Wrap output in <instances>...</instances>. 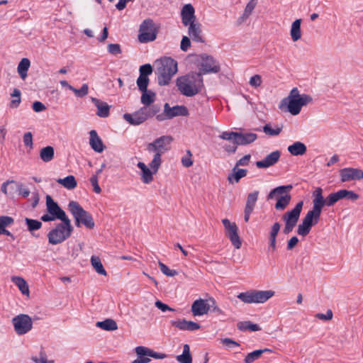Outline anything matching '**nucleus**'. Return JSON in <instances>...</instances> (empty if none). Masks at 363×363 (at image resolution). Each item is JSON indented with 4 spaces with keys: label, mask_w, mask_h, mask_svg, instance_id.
I'll return each mask as SVG.
<instances>
[{
    "label": "nucleus",
    "mask_w": 363,
    "mask_h": 363,
    "mask_svg": "<svg viewBox=\"0 0 363 363\" xmlns=\"http://www.w3.org/2000/svg\"><path fill=\"white\" fill-rule=\"evenodd\" d=\"M25 222L28 226V230L30 232L38 230L42 226V223L38 220L26 218Z\"/></svg>",
    "instance_id": "nucleus-49"
},
{
    "label": "nucleus",
    "mask_w": 363,
    "mask_h": 363,
    "mask_svg": "<svg viewBox=\"0 0 363 363\" xmlns=\"http://www.w3.org/2000/svg\"><path fill=\"white\" fill-rule=\"evenodd\" d=\"M11 97L14 98L9 104V106L11 108H16L19 106L21 99V91L18 89H14L13 92L11 94Z\"/></svg>",
    "instance_id": "nucleus-48"
},
{
    "label": "nucleus",
    "mask_w": 363,
    "mask_h": 363,
    "mask_svg": "<svg viewBox=\"0 0 363 363\" xmlns=\"http://www.w3.org/2000/svg\"><path fill=\"white\" fill-rule=\"evenodd\" d=\"M291 199V196L289 194H286L285 195H280L277 198V201L275 203L274 208L277 211H283L284 210L288 205L289 204Z\"/></svg>",
    "instance_id": "nucleus-33"
},
{
    "label": "nucleus",
    "mask_w": 363,
    "mask_h": 363,
    "mask_svg": "<svg viewBox=\"0 0 363 363\" xmlns=\"http://www.w3.org/2000/svg\"><path fill=\"white\" fill-rule=\"evenodd\" d=\"M275 292L272 290H252L240 293L238 298L246 303H263L272 298Z\"/></svg>",
    "instance_id": "nucleus-8"
},
{
    "label": "nucleus",
    "mask_w": 363,
    "mask_h": 363,
    "mask_svg": "<svg viewBox=\"0 0 363 363\" xmlns=\"http://www.w3.org/2000/svg\"><path fill=\"white\" fill-rule=\"evenodd\" d=\"M152 67L150 64H145L140 67L139 72L140 75L148 77L152 73Z\"/></svg>",
    "instance_id": "nucleus-55"
},
{
    "label": "nucleus",
    "mask_w": 363,
    "mask_h": 363,
    "mask_svg": "<svg viewBox=\"0 0 363 363\" xmlns=\"http://www.w3.org/2000/svg\"><path fill=\"white\" fill-rule=\"evenodd\" d=\"M192 154L189 150L186 151V155L182 158V163L184 167H189L193 164V160H191Z\"/></svg>",
    "instance_id": "nucleus-56"
},
{
    "label": "nucleus",
    "mask_w": 363,
    "mask_h": 363,
    "mask_svg": "<svg viewBox=\"0 0 363 363\" xmlns=\"http://www.w3.org/2000/svg\"><path fill=\"white\" fill-rule=\"evenodd\" d=\"M159 267L162 272L167 277H174L178 274L176 270L169 269L164 263L159 262Z\"/></svg>",
    "instance_id": "nucleus-54"
},
{
    "label": "nucleus",
    "mask_w": 363,
    "mask_h": 363,
    "mask_svg": "<svg viewBox=\"0 0 363 363\" xmlns=\"http://www.w3.org/2000/svg\"><path fill=\"white\" fill-rule=\"evenodd\" d=\"M259 191H255L250 193L247 198L246 205L245 208L254 211L256 202L258 199Z\"/></svg>",
    "instance_id": "nucleus-45"
},
{
    "label": "nucleus",
    "mask_w": 363,
    "mask_h": 363,
    "mask_svg": "<svg viewBox=\"0 0 363 363\" xmlns=\"http://www.w3.org/2000/svg\"><path fill=\"white\" fill-rule=\"evenodd\" d=\"M189 115L188 109L184 106H174L170 107L168 103L164 105V113L157 115L156 118L159 121H162L167 119H172L176 116H186Z\"/></svg>",
    "instance_id": "nucleus-12"
},
{
    "label": "nucleus",
    "mask_w": 363,
    "mask_h": 363,
    "mask_svg": "<svg viewBox=\"0 0 363 363\" xmlns=\"http://www.w3.org/2000/svg\"><path fill=\"white\" fill-rule=\"evenodd\" d=\"M280 228L281 225L277 222L274 223L271 228V231L269 233V245L272 248V251L276 250V239L277 234L279 232Z\"/></svg>",
    "instance_id": "nucleus-34"
},
{
    "label": "nucleus",
    "mask_w": 363,
    "mask_h": 363,
    "mask_svg": "<svg viewBox=\"0 0 363 363\" xmlns=\"http://www.w3.org/2000/svg\"><path fill=\"white\" fill-rule=\"evenodd\" d=\"M150 79L147 76L139 75L136 81L137 86L140 91H146L149 84Z\"/></svg>",
    "instance_id": "nucleus-50"
},
{
    "label": "nucleus",
    "mask_w": 363,
    "mask_h": 363,
    "mask_svg": "<svg viewBox=\"0 0 363 363\" xmlns=\"http://www.w3.org/2000/svg\"><path fill=\"white\" fill-rule=\"evenodd\" d=\"M96 325L104 330L112 331L118 329L116 322L111 318L106 319L104 321L97 322Z\"/></svg>",
    "instance_id": "nucleus-35"
},
{
    "label": "nucleus",
    "mask_w": 363,
    "mask_h": 363,
    "mask_svg": "<svg viewBox=\"0 0 363 363\" xmlns=\"http://www.w3.org/2000/svg\"><path fill=\"white\" fill-rule=\"evenodd\" d=\"M157 29L153 21L147 18L140 26L138 40L144 43L153 41L157 38Z\"/></svg>",
    "instance_id": "nucleus-11"
},
{
    "label": "nucleus",
    "mask_w": 363,
    "mask_h": 363,
    "mask_svg": "<svg viewBox=\"0 0 363 363\" xmlns=\"http://www.w3.org/2000/svg\"><path fill=\"white\" fill-rule=\"evenodd\" d=\"M11 184L14 186H12L13 187V190L15 191H18V194L21 196H23V197L26 198L29 196L30 194V191L28 189H25L23 188V185L21 184H18L14 181H11Z\"/></svg>",
    "instance_id": "nucleus-51"
},
{
    "label": "nucleus",
    "mask_w": 363,
    "mask_h": 363,
    "mask_svg": "<svg viewBox=\"0 0 363 363\" xmlns=\"http://www.w3.org/2000/svg\"><path fill=\"white\" fill-rule=\"evenodd\" d=\"M14 330L18 335H25L33 328L32 318L27 314H19L12 319Z\"/></svg>",
    "instance_id": "nucleus-13"
},
{
    "label": "nucleus",
    "mask_w": 363,
    "mask_h": 363,
    "mask_svg": "<svg viewBox=\"0 0 363 363\" xmlns=\"http://www.w3.org/2000/svg\"><path fill=\"white\" fill-rule=\"evenodd\" d=\"M91 101L95 104L97 107V116L102 118L108 117L109 115L110 106L107 104V103L100 101L99 99L91 97Z\"/></svg>",
    "instance_id": "nucleus-26"
},
{
    "label": "nucleus",
    "mask_w": 363,
    "mask_h": 363,
    "mask_svg": "<svg viewBox=\"0 0 363 363\" xmlns=\"http://www.w3.org/2000/svg\"><path fill=\"white\" fill-rule=\"evenodd\" d=\"M346 196V189H341L337 192L331 193L328 196V203L333 206L337 201L345 199Z\"/></svg>",
    "instance_id": "nucleus-43"
},
{
    "label": "nucleus",
    "mask_w": 363,
    "mask_h": 363,
    "mask_svg": "<svg viewBox=\"0 0 363 363\" xmlns=\"http://www.w3.org/2000/svg\"><path fill=\"white\" fill-rule=\"evenodd\" d=\"M313 101L311 96L308 94H302L301 99H291L290 100H286V111L291 114L296 116L298 115L302 106L307 105Z\"/></svg>",
    "instance_id": "nucleus-16"
},
{
    "label": "nucleus",
    "mask_w": 363,
    "mask_h": 363,
    "mask_svg": "<svg viewBox=\"0 0 363 363\" xmlns=\"http://www.w3.org/2000/svg\"><path fill=\"white\" fill-rule=\"evenodd\" d=\"M272 350L269 348L263 350H255L250 353H248L244 359V363H252L255 360L258 359L261 355L264 352H272Z\"/></svg>",
    "instance_id": "nucleus-32"
},
{
    "label": "nucleus",
    "mask_w": 363,
    "mask_h": 363,
    "mask_svg": "<svg viewBox=\"0 0 363 363\" xmlns=\"http://www.w3.org/2000/svg\"><path fill=\"white\" fill-rule=\"evenodd\" d=\"M301 97H302V94L301 95L299 94V91L298 90V89L294 88L290 91L289 95L281 101L279 108L280 109H283L286 106V100H290L291 99H301Z\"/></svg>",
    "instance_id": "nucleus-47"
},
{
    "label": "nucleus",
    "mask_w": 363,
    "mask_h": 363,
    "mask_svg": "<svg viewBox=\"0 0 363 363\" xmlns=\"http://www.w3.org/2000/svg\"><path fill=\"white\" fill-rule=\"evenodd\" d=\"M142 92L141 103L145 106L151 105L155 100L156 94L151 90L140 91Z\"/></svg>",
    "instance_id": "nucleus-37"
},
{
    "label": "nucleus",
    "mask_w": 363,
    "mask_h": 363,
    "mask_svg": "<svg viewBox=\"0 0 363 363\" xmlns=\"http://www.w3.org/2000/svg\"><path fill=\"white\" fill-rule=\"evenodd\" d=\"M90 182L93 186L94 191L96 194H100L101 192V189L98 184L97 175H92L90 178Z\"/></svg>",
    "instance_id": "nucleus-58"
},
{
    "label": "nucleus",
    "mask_w": 363,
    "mask_h": 363,
    "mask_svg": "<svg viewBox=\"0 0 363 363\" xmlns=\"http://www.w3.org/2000/svg\"><path fill=\"white\" fill-rule=\"evenodd\" d=\"M176 83L180 93L188 97L196 96L204 88L203 77L194 72L177 78Z\"/></svg>",
    "instance_id": "nucleus-1"
},
{
    "label": "nucleus",
    "mask_w": 363,
    "mask_h": 363,
    "mask_svg": "<svg viewBox=\"0 0 363 363\" xmlns=\"http://www.w3.org/2000/svg\"><path fill=\"white\" fill-rule=\"evenodd\" d=\"M60 220L62 222L57 224L48 234V242L52 245L63 242L71 236L74 230L69 218Z\"/></svg>",
    "instance_id": "nucleus-5"
},
{
    "label": "nucleus",
    "mask_w": 363,
    "mask_h": 363,
    "mask_svg": "<svg viewBox=\"0 0 363 363\" xmlns=\"http://www.w3.org/2000/svg\"><path fill=\"white\" fill-rule=\"evenodd\" d=\"M238 328L241 331L251 330V331H259L261 328L255 323H252L251 321H242L237 324Z\"/></svg>",
    "instance_id": "nucleus-42"
},
{
    "label": "nucleus",
    "mask_w": 363,
    "mask_h": 363,
    "mask_svg": "<svg viewBox=\"0 0 363 363\" xmlns=\"http://www.w3.org/2000/svg\"><path fill=\"white\" fill-rule=\"evenodd\" d=\"M177 360L180 363H192V357L189 345L185 344L184 345L183 353L177 357Z\"/></svg>",
    "instance_id": "nucleus-41"
},
{
    "label": "nucleus",
    "mask_w": 363,
    "mask_h": 363,
    "mask_svg": "<svg viewBox=\"0 0 363 363\" xmlns=\"http://www.w3.org/2000/svg\"><path fill=\"white\" fill-rule=\"evenodd\" d=\"M160 109V106L157 104L145 106L133 114L125 113L123 118L130 124L137 125L143 123L150 118L155 116H157Z\"/></svg>",
    "instance_id": "nucleus-7"
},
{
    "label": "nucleus",
    "mask_w": 363,
    "mask_h": 363,
    "mask_svg": "<svg viewBox=\"0 0 363 363\" xmlns=\"http://www.w3.org/2000/svg\"><path fill=\"white\" fill-rule=\"evenodd\" d=\"M191 46L190 39L187 36H184L181 41L180 48L183 51H186Z\"/></svg>",
    "instance_id": "nucleus-64"
},
{
    "label": "nucleus",
    "mask_w": 363,
    "mask_h": 363,
    "mask_svg": "<svg viewBox=\"0 0 363 363\" xmlns=\"http://www.w3.org/2000/svg\"><path fill=\"white\" fill-rule=\"evenodd\" d=\"M135 352L137 355H147V357H150L155 359H164L167 357L164 353L156 352L143 346H138L135 347Z\"/></svg>",
    "instance_id": "nucleus-27"
},
{
    "label": "nucleus",
    "mask_w": 363,
    "mask_h": 363,
    "mask_svg": "<svg viewBox=\"0 0 363 363\" xmlns=\"http://www.w3.org/2000/svg\"><path fill=\"white\" fill-rule=\"evenodd\" d=\"M281 152L279 150L274 151L267 155L262 160L256 162L258 168H267L275 164L279 160Z\"/></svg>",
    "instance_id": "nucleus-22"
},
{
    "label": "nucleus",
    "mask_w": 363,
    "mask_h": 363,
    "mask_svg": "<svg viewBox=\"0 0 363 363\" xmlns=\"http://www.w3.org/2000/svg\"><path fill=\"white\" fill-rule=\"evenodd\" d=\"M108 51L111 55H118L122 52L119 44L110 43L107 46Z\"/></svg>",
    "instance_id": "nucleus-57"
},
{
    "label": "nucleus",
    "mask_w": 363,
    "mask_h": 363,
    "mask_svg": "<svg viewBox=\"0 0 363 363\" xmlns=\"http://www.w3.org/2000/svg\"><path fill=\"white\" fill-rule=\"evenodd\" d=\"M293 188L292 185H286V186H279L278 187L272 189L267 196L268 199H272L276 196L281 195L286 192L287 191H290Z\"/></svg>",
    "instance_id": "nucleus-44"
},
{
    "label": "nucleus",
    "mask_w": 363,
    "mask_h": 363,
    "mask_svg": "<svg viewBox=\"0 0 363 363\" xmlns=\"http://www.w3.org/2000/svg\"><path fill=\"white\" fill-rule=\"evenodd\" d=\"M69 89L72 91L77 97H84L87 95L89 91L88 84H84L80 89L74 88L72 86H69Z\"/></svg>",
    "instance_id": "nucleus-52"
},
{
    "label": "nucleus",
    "mask_w": 363,
    "mask_h": 363,
    "mask_svg": "<svg viewBox=\"0 0 363 363\" xmlns=\"http://www.w3.org/2000/svg\"><path fill=\"white\" fill-rule=\"evenodd\" d=\"M30 62L28 58H23L18 65V72L23 79L27 77V72L30 67Z\"/></svg>",
    "instance_id": "nucleus-39"
},
{
    "label": "nucleus",
    "mask_w": 363,
    "mask_h": 363,
    "mask_svg": "<svg viewBox=\"0 0 363 363\" xmlns=\"http://www.w3.org/2000/svg\"><path fill=\"white\" fill-rule=\"evenodd\" d=\"M256 5H257V0H250L247 3L242 16L239 19L240 23H242V21H244L245 19H247L250 16V15L252 13V11L255 8Z\"/></svg>",
    "instance_id": "nucleus-46"
},
{
    "label": "nucleus",
    "mask_w": 363,
    "mask_h": 363,
    "mask_svg": "<svg viewBox=\"0 0 363 363\" xmlns=\"http://www.w3.org/2000/svg\"><path fill=\"white\" fill-rule=\"evenodd\" d=\"M281 129H282V127H278L275 129H273L271 128L270 125L269 124H266L264 127H263V131L267 134V135H269L270 136H275V135H278L281 131Z\"/></svg>",
    "instance_id": "nucleus-53"
},
{
    "label": "nucleus",
    "mask_w": 363,
    "mask_h": 363,
    "mask_svg": "<svg viewBox=\"0 0 363 363\" xmlns=\"http://www.w3.org/2000/svg\"><path fill=\"white\" fill-rule=\"evenodd\" d=\"M181 17L185 26L196 22L195 9L191 4H186L182 7Z\"/></svg>",
    "instance_id": "nucleus-21"
},
{
    "label": "nucleus",
    "mask_w": 363,
    "mask_h": 363,
    "mask_svg": "<svg viewBox=\"0 0 363 363\" xmlns=\"http://www.w3.org/2000/svg\"><path fill=\"white\" fill-rule=\"evenodd\" d=\"M23 143L26 146L33 148V135L30 132H27L24 134Z\"/></svg>",
    "instance_id": "nucleus-62"
},
{
    "label": "nucleus",
    "mask_w": 363,
    "mask_h": 363,
    "mask_svg": "<svg viewBox=\"0 0 363 363\" xmlns=\"http://www.w3.org/2000/svg\"><path fill=\"white\" fill-rule=\"evenodd\" d=\"M54 155L55 150L52 146H47L40 150V157L45 162H50L54 158Z\"/></svg>",
    "instance_id": "nucleus-36"
},
{
    "label": "nucleus",
    "mask_w": 363,
    "mask_h": 363,
    "mask_svg": "<svg viewBox=\"0 0 363 363\" xmlns=\"http://www.w3.org/2000/svg\"><path fill=\"white\" fill-rule=\"evenodd\" d=\"M201 62L199 65V72L197 74H206L209 73H218L220 70L219 64L214 58L206 54L201 55Z\"/></svg>",
    "instance_id": "nucleus-15"
},
{
    "label": "nucleus",
    "mask_w": 363,
    "mask_h": 363,
    "mask_svg": "<svg viewBox=\"0 0 363 363\" xmlns=\"http://www.w3.org/2000/svg\"><path fill=\"white\" fill-rule=\"evenodd\" d=\"M68 210L74 218L75 225L80 227L84 225L89 229H93L95 223L92 216L85 211L78 202L72 201L68 204Z\"/></svg>",
    "instance_id": "nucleus-6"
},
{
    "label": "nucleus",
    "mask_w": 363,
    "mask_h": 363,
    "mask_svg": "<svg viewBox=\"0 0 363 363\" xmlns=\"http://www.w3.org/2000/svg\"><path fill=\"white\" fill-rule=\"evenodd\" d=\"M222 223L225 228V234L229 238L232 245L236 248L240 249L242 245V240L238 235V228L235 223H231L228 218L222 220Z\"/></svg>",
    "instance_id": "nucleus-14"
},
{
    "label": "nucleus",
    "mask_w": 363,
    "mask_h": 363,
    "mask_svg": "<svg viewBox=\"0 0 363 363\" xmlns=\"http://www.w3.org/2000/svg\"><path fill=\"white\" fill-rule=\"evenodd\" d=\"M301 18L296 19L292 23L290 34L291 39L294 42L298 40L301 38Z\"/></svg>",
    "instance_id": "nucleus-29"
},
{
    "label": "nucleus",
    "mask_w": 363,
    "mask_h": 363,
    "mask_svg": "<svg viewBox=\"0 0 363 363\" xmlns=\"http://www.w3.org/2000/svg\"><path fill=\"white\" fill-rule=\"evenodd\" d=\"M40 358L38 359L36 357H33L31 359L35 363H52L53 361L48 362L47 359L46 353L42 350L40 352Z\"/></svg>",
    "instance_id": "nucleus-59"
},
{
    "label": "nucleus",
    "mask_w": 363,
    "mask_h": 363,
    "mask_svg": "<svg viewBox=\"0 0 363 363\" xmlns=\"http://www.w3.org/2000/svg\"><path fill=\"white\" fill-rule=\"evenodd\" d=\"M157 72L158 84L160 86L167 85L177 72V62L171 57H164L157 62Z\"/></svg>",
    "instance_id": "nucleus-4"
},
{
    "label": "nucleus",
    "mask_w": 363,
    "mask_h": 363,
    "mask_svg": "<svg viewBox=\"0 0 363 363\" xmlns=\"http://www.w3.org/2000/svg\"><path fill=\"white\" fill-rule=\"evenodd\" d=\"M333 314L330 309H328L326 312V314L323 313H317L315 317L320 320H330L333 318Z\"/></svg>",
    "instance_id": "nucleus-63"
},
{
    "label": "nucleus",
    "mask_w": 363,
    "mask_h": 363,
    "mask_svg": "<svg viewBox=\"0 0 363 363\" xmlns=\"http://www.w3.org/2000/svg\"><path fill=\"white\" fill-rule=\"evenodd\" d=\"M89 145L91 147V148L96 152H102L106 148V146L104 145L101 139L98 135L96 131L92 130L89 132Z\"/></svg>",
    "instance_id": "nucleus-25"
},
{
    "label": "nucleus",
    "mask_w": 363,
    "mask_h": 363,
    "mask_svg": "<svg viewBox=\"0 0 363 363\" xmlns=\"http://www.w3.org/2000/svg\"><path fill=\"white\" fill-rule=\"evenodd\" d=\"M172 141L173 138L171 135H163L147 145V150L155 153L152 160V165L154 167L161 166L162 155L171 149L170 145Z\"/></svg>",
    "instance_id": "nucleus-3"
},
{
    "label": "nucleus",
    "mask_w": 363,
    "mask_h": 363,
    "mask_svg": "<svg viewBox=\"0 0 363 363\" xmlns=\"http://www.w3.org/2000/svg\"><path fill=\"white\" fill-rule=\"evenodd\" d=\"M91 264L98 274L104 276L107 275L106 271L104 268L101 259L99 257L91 256Z\"/></svg>",
    "instance_id": "nucleus-40"
},
{
    "label": "nucleus",
    "mask_w": 363,
    "mask_h": 363,
    "mask_svg": "<svg viewBox=\"0 0 363 363\" xmlns=\"http://www.w3.org/2000/svg\"><path fill=\"white\" fill-rule=\"evenodd\" d=\"M303 206V202L302 201H299L292 210L288 211L282 215V220L284 222V228L283 229L284 234L290 233L296 225Z\"/></svg>",
    "instance_id": "nucleus-10"
},
{
    "label": "nucleus",
    "mask_w": 363,
    "mask_h": 363,
    "mask_svg": "<svg viewBox=\"0 0 363 363\" xmlns=\"http://www.w3.org/2000/svg\"><path fill=\"white\" fill-rule=\"evenodd\" d=\"M333 206L328 203V197L325 199H313V208L309 211L303 218L297 228V233L303 237L306 236L311 231L313 225H316L320 219L322 209L324 206Z\"/></svg>",
    "instance_id": "nucleus-2"
},
{
    "label": "nucleus",
    "mask_w": 363,
    "mask_h": 363,
    "mask_svg": "<svg viewBox=\"0 0 363 363\" xmlns=\"http://www.w3.org/2000/svg\"><path fill=\"white\" fill-rule=\"evenodd\" d=\"M137 166L142 172L141 179L145 184H150L153 180V174H156L160 167V166L156 168L154 167L152 165V162L149 164L150 168L142 162H139Z\"/></svg>",
    "instance_id": "nucleus-19"
},
{
    "label": "nucleus",
    "mask_w": 363,
    "mask_h": 363,
    "mask_svg": "<svg viewBox=\"0 0 363 363\" xmlns=\"http://www.w3.org/2000/svg\"><path fill=\"white\" fill-rule=\"evenodd\" d=\"M262 84V77L259 74L252 76L250 79V84L253 87H259Z\"/></svg>",
    "instance_id": "nucleus-61"
},
{
    "label": "nucleus",
    "mask_w": 363,
    "mask_h": 363,
    "mask_svg": "<svg viewBox=\"0 0 363 363\" xmlns=\"http://www.w3.org/2000/svg\"><path fill=\"white\" fill-rule=\"evenodd\" d=\"M247 170L245 169H238L237 167H234L233 172L228 174V181L230 184L238 183L240 179L245 177L247 175Z\"/></svg>",
    "instance_id": "nucleus-28"
},
{
    "label": "nucleus",
    "mask_w": 363,
    "mask_h": 363,
    "mask_svg": "<svg viewBox=\"0 0 363 363\" xmlns=\"http://www.w3.org/2000/svg\"><path fill=\"white\" fill-rule=\"evenodd\" d=\"M12 186H13L11 184V181L6 182L2 184L1 191L5 194L12 195L14 192Z\"/></svg>",
    "instance_id": "nucleus-60"
},
{
    "label": "nucleus",
    "mask_w": 363,
    "mask_h": 363,
    "mask_svg": "<svg viewBox=\"0 0 363 363\" xmlns=\"http://www.w3.org/2000/svg\"><path fill=\"white\" fill-rule=\"evenodd\" d=\"M211 306L208 300L199 298L193 302L191 311L194 316H201L207 314Z\"/></svg>",
    "instance_id": "nucleus-20"
},
{
    "label": "nucleus",
    "mask_w": 363,
    "mask_h": 363,
    "mask_svg": "<svg viewBox=\"0 0 363 363\" xmlns=\"http://www.w3.org/2000/svg\"><path fill=\"white\" fill-rule=\"evenodd\" d=\"M219 138L224 140L234 141L235 144L240 145H247L255 141L257 135L253 133L223 131L219 135Z\"/></svg>",
    "instance_id": "nucleus-9"
},
{
    "label": "nucleus",
    "mask_w": 363,
    "mask_h": 363,
    "mask_svg": "<svg viewBox=\"0 0 363 363\" xmlns=\"http://www.w3.org/2000/svg\"><path fill=\"white\" fill-rule=\"evenodd\" d=\"M11 281L18 286L23 295L29 296V287L26 280L21 277H13Z\"/></svg>",
    "instance_id": "nucleus-31"
},
{
    "label": "nucleus",
    "mask_w": 363,
    "mask_h": 363,
    "mask_svg": "<svg viewBox=\"0 0 363 363\" xmlns=\"http://www.w3.org/2000/svg\"><path fill=\"white\" fill-rule=\"evenodd\" d=\"M188 34L193 41L197 43H204L205 40L202 35L201 24L195 22L189 24Z\"/></svg>",
    "instance_id": "nucleus-23"
},
{
    "label": "nucleus",
    "mask_w": 363,
    "mask_h": 363,
    "mask_svg": "<svg viewBox=\"0 0 363 363\" xmlns=\"http://www.w3.org/2000/svg\"><path fill=\"white\" fill-rule=\"evenodd\" d=\"M288 151L294 156L303 155L306 152V146L301 142H296L289 146Z\"/></svg>",
    "instance_id": "nucleus-30"
},
{
    "label": "nucleus",
    "mask_w": 363,
    "mask_h": 363,
    "mask_svg": "<svg viewBox=\"0 0 363 363\" xmlns=\"http://www.w3.org/2000/svg\"><path fill=\"white\" fill-rule=\"evenodd\" d=\"M171 324L181 330L194 331L201 328V325L199 323L184 319L172 320Z\"/></svg>",
    "instance_id": "nucleus-24"
},
{
    "label": "nucleus",
    "mask_w": 363,
    "mask_h": 363,
    "mask_svg": "<svg viewBox=\"0 0 363 363\" xmlns=\"http://www.w3.org/2000/svg\"><path fill=\"white\" fill-rule=\"evenodd\" d=\"M57 182L67 189H73L77 185V182L72 175L67 176L64 179H58Z\"/></svg>",
    "instance_id": "nucleus-38"
},
{
    "label": "nucleus",
    "mask_w": 363,
    "mask_h": 363,
    "mask_svg": "<svg viewBox=\"0 0 363 363\" xmlns=\"http://www.w3.org/2000/svg\"><path fill=\"white\" fill-rule=\"evenodd\" d=\"M340 177L342 182L363 179V170L358 168L347 167L340 170Z\"/></svg>",
    "instance_id": "nucleus-17"
},
{
    "label": "nucleus",
    "mask_w": 363,
    "mask_h": 363,
    "mask_svg": "<svg viewBox=\"0 0 363 363\" xmlns=\"http://www.w3.org/2000/svg\"><path fill=\"white\" fill-rule=\"evenodd\" d=\"M46 206L48 212L56 219L63 220L69 218L65 212L59 206L57 203L54 201L49 195L46 196Z\"/></svg>",
    "instance_id": "nucleus-18"
}]
</instances>
